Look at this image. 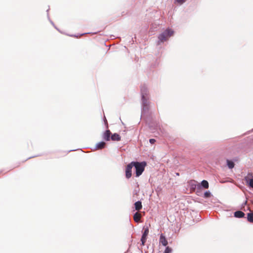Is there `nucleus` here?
Returning <instances> with one entry per match:
<instances>
[{"label": "nucleus", "instance_id": "c756f323", "mask_svg": "<svg viewBox=\"0 0 253 253\" xmlns=\"http://www.w3.org/2000/svg\"><path fill=\"white\" fill-rule=\"evenodd\" d=\"M176 175H179V173H176Z\"/></svg>", "mask_w": 253, "mask_h": 253}, {"label": "nucleus", "instance_id": "2eb2a0df", "mask_svg": "<svg viewBox=\"0 0 253 253\" xmlns=\"http://www.w3.org/2000/svg\"><path fill=\"white\" fill-rule=\"evenodd\" d=\"M140 217V215L137 212H136L133 214V219L136 222H138L139 221V219Z\"/></svg>", "mask_w": 253, "mask_h": 253}, {"label": "nucleus", "instance_id": "f257e3e1", "mask_svg": "<svg viewBox=\"0 0 253 253\" xmlns=\"http://www.w3.org/2000/svg\"><path fill=\"white\" fill-rule=\"evenodd\" d=\"M140 93L141 118L142 116L147 114L149 111L150 94L148 89L145 84L141 85Z\"/></svg>", "mask_w": 253, "mask_h": 253}, {"label": "nucleus", "instance_id": "20e7f679", "mask_svg": "<svg viewBox=\"0 0 253 253\" xmlns=\"http://www.w3.org/2000/svg\"><path fill=\"white\" fill-rule=\"evenodd\" d=\"M132 168H133L132 162L126 165L125 169V176L126 179H129L131 177Z\"/></svg>", "mask_w": 253, "mask_h": 253}, {"label": "nucleus", "instance_id": "a211bd4d", "mask_svg": "<svg viewBox=\"0 0 253 253\" xmlns=\"http://www.w3.org/2000/svg\"><path fill=\"white\" fill-rule=\"evenodd\" d=\"M147 236L142 235L140 241H141V245L142 246H144L147 240Z\"/></svg>", "mask_w": 253, "mask_h": 253}, {"label": "nucleus", "instance_id": "6e6552de", "mask_svg": "<svg viewBox=\"0 0 253 253\" xmlns=\"http://www.w3.org/2000/svg\"><path fill=\"white\" fill-rule=\"evenodd\" d=\"M245 215V213L241 211H237L234 212V216L236 218H243Z\"/></svg>", "mask_w": 253, "mask_h": 253}, {"label": "nucleus", "instance_id": "393cba45", "mask_svg": "<svg viewBox=\"0 0 253 253\" xmlns=\"http://www.w3.org/2000/svg\"><path fill=\"white\" fill-rule=\"evenodd\" d=\"M71 37H77V38H78L79 36H76V35H70Z\"/></svg>", "mask_w": 253, "mask_h": 253}, {"label": "nucleus", "instance_id": "bb28decb", "mask_svg": "<svg viewBox=\"0 0 253 253\" xmlns=\"http://www.w3.org/2000/svg\"><path fill=\"white\" fill-rule=\"evenodd\" d=\"M76 150H69L68 152H71V151H75Z\"/></svg>", "mask_w": 253, "mask_h": 253}, {"label": "nucleus", "instance_id": "aec40b11", "mask_svg": "<svg viewBox=\"0 0 253 253\" xmlns=\"http://www.w3.org/2000/svg\"><path fill=\"white\" fill-rule=\"evenodd\" d=\"M172 249L170 248L169 246H167L166 247V249L165 250L164 253H171L172 252Z\"/></svg>", "mask_w": 253, "mask_h": 253}, {"label": "nucleus", "instance_id": "dca6fc26", "mask_svg": "<svg viewBox=\"0 0 253 253\" xmlns=\"http://www.w3.org/2000/svg\"><path fill=\"white\" fill-rule=\"evenodd\" d=\"M246 180L248 183L249 186L253 188V177L252 178L246 177Z\"/></svg>", "mask_w": 253, "mask_h": 253}, {"label": "nucleus", "instance_id": "39448f33", "mask_svg": "<svg viewBox=\"0 0 253 253\" xmlns=\"http://www.w3.org/2000/svg\"><path fill=\"white\" fill-rule=\"evenodd\" d=\"M198 190H200L202 188H208L209 186V182L206 180H203L200 183H198Z\"/></svg>", "mask_w": 253, "mask_h": 253}, {"label": "nucleus", "instance_id": "cd10ccee", "mask_svg": "<svg viewBox=\"0 0 253 253\" xmlns=\"http://www.w3.org/2000/svg\"><path fill=\"white\" fill-rule=\"evenodd\" d=\"M246 204H247V202L246 201V202H245L244 203V204H243V205H246Z\"/></svg>", "mask_w": 253, "mask_h": 253}, {"label": "nucleus", "instance_id": "4468645a", "mask_svg": "<svg viewBox=\"0 0 253 253\" xmlns=\"http://www.w3.org/2000/svg\"><path fill=\"white\" fill-rule=\"evenodd\" d=\"M247 220L251 223H253V212H249L247 214Z\"/></svg>", "mask_w": 253, "mask_h": 253}, {"label": "nucleus", "instance_id": "b1692460", "mask_svg": "<svg viewBox=\"0 0 253 253\" xmlns=\"http://www.w3.org/2000/svg\"><path fill=\"white\" fill-rule=\"evenodd\" d=\"M103 120H104V122L105 123V125L106 126V127L108 128V124H107V119L105 118V117H104Z\"/></svg>", "mask_w": 253, "mask_h": 253}, {"label": "nucleus", "instance_id": "5701e85b", "mask_svg": "<svg viewBox=\"0 0 253 253\" xmlns=\"http://www.w3.org/2000/svg\"><path fill=\"white\" fill-rule=\"evenodd\" d=\"M177 2L180 3V4H182L183 3H184L186 0H175Z\"/></svg>", "mask_w": 253, "mask_h": 253}, {"label": "nucleus", "instance_id": "f3484780", "mask_svg": "<svg viewBox=\"0 0 253 253\" xmlns=\"http://www.w3.org/2000/svg\"><path fill=\"white\" fill-rule=\"evenodd\" d=\"M144 231L142 232V235L147 236L149 233V226L145 225L143 227Z\"/></svg>", "mask_w": 253, "mask_h": 253}, {"label": "nucleus", "instance_id": "0eeeda50", "mask_svg": "<svg viewBox=\"0 0 253 253\" xmlns=\"http://www.w3.org/2000/svg\"><path fill=\"white\" fill-rule=\"evenodd\" d=\"M160 243L162 244L163 246L166 247L168 244V241L166 237L161 234L160 237Z\"/></svg>", "mask_w": 253, "mask_h": 253}, {"label": "nucleus", "instance_id": "423d86ee", "mask_svg": "<svg viewBox=\"0 0 253 253\" xmlns=\"http://www.w3.org/2000/svg\"><path fill=\"white\" fill-rule=\"evenodd\" d=\"M111 132L109 129L106 130L103 134V139L107 141L111 140Z\"/></svg>", "mask_w": 253, "mask_h": 253}, {"label": "nucleus", "instance_id": "f8f14e48", "mask_svg": "<svg viewBox=\"0 0 253 253\" xmlns=\"http://www.w3.org/2000/svg\"><path fill=\"white\" fill-rule=\"evenodd\" d=\"M226 165L229 169H232L235 166L234 161L231 160H226Z\"/></svg>", "mask_w": 253, "mask_h": 253}, {"label": "nucleus", "instance_id": "1a4fd4ad", "mask_svg": "<svg viewBox=\"0 0 253 253\" xmlns=\"http://www.w3.org/2000/svg\"><path fill=\"white\" fill-rule=\"evenodd\" d=\"M106 146V143L104 141H100L97 143L95 146V149H102L105 148Z\"/></svg>", "mask_w": 253, "mask_h": 253}, {"label": "nucleus", "instance_id": "f03ea898", "mask_svg": "<svg viewBox=\"0 0 253 253\" xmlns=\"http://www.w3.org/2000/svg\"><path fill=\"white\" fill-rule=\"evenodd\" d=\"M133 163V167L134 168V174L136 177H139L145 170V168L147 165L145 161L138 162L132 161Z\"/></svg>", "mask_w": 253, "mask_h": 253}, {"label": "nucleus", "instance_id": "ddd939ff", "mask_svg": "<svg viewBox=\"0 0 253 253\" xmlns=\"http://www.w3.org/2000/svg\"><path fill=\"white\" fill-rule=\"evenodd\" d=\"M134 206L135 210L137 211H139L142 208V203L140 201H137V202H135Z\"/></svg>", "mask_w": 253, "mask_h": 253}, {"label": "nucleus", "instance_id": "4be33fe9", "mask_svg": "<svg viewBox=\"0 0 253 253\" xmlns=\"http://www.w3.org/2000/svg\"><path fill=\"white\" fill-rule=\"evenodd\" d=\"M156 142V140L154 138H151L149 139V142L151 144H153L155 143V142Z\"/></svg>", "mask_w": 253, "mask_h": 253}, {"label": "nucleus", "instance_id": "c85d7f7f", "mask_svg": "<svg viewBox=\"0 0 253 253\" xmlns=\"http://www.w3.org/2000/svg\"><path fill=\"white\" fill-rule=\"evenodd\" d=\"M48 11H49V9L47 10L46 12L48 13Z\"/></svg>", "mask_w": 253, "mask_h": 253}, {"label": "nucleus", "instance_id": "9d476101", "mask_svg": "<svg viewBox=\"0 0 253 253\" xmlns=\"http://www.w3.org/2000/svg\"><path fill=\"white\" fill-rule=\"evenodd\" d=\"M189 185L190 188L192 190H195L196 189H198V182L195 180H191L189 182Z\"/></svg>", "mask_w": 253, "mask_h": 253}, {"label": "nucleus", "instance_id": "7c9ffc66", "mask_svg": "<svg viewBox=\"0 0 253 253\" xmlns=\"http://www.w3.org/2000/svg\"><path fill=\"white\" fill-rule=\"evenodd\" d=\"M145 253H147V252H145Z\"/></svg>", "mask_w": 253, "mask_h": 253}, {"label": "nucleus", "instance_id": "412c9836", "mask_svg": "<svg viewBox=\"0 0 253 253\" xmlns=\"http://www.w3.org/2000/svg\"><path fill=\"white\" fill-rule=\"evenodd\" d=\"M47 17H48V19H49L50 22L51 23V24L54 27V28L55 29H56L58 31H59V30L56 28V27L55 26L54 23L52 21H51L50 18H49V15L47 13Z\"/></svg>", "mask_w": 253, "mask_h": 253}, {"label": "nucleus", "instance_id": "9b49d317", "mask_svg": "<svg viewBox=\"0 0 253 253\" xmlns=\"http://www.w3.org/2000/svg\"><path fill=\"white\" fill-rule=\"evenodd\" d=\"M121 136L120 135L117 133H114L113 134L111 133V140L112 141H120L121 140Z\"/></svg>", "mask_w": 253, "mask_h": 253}, {"label": "nucleus", "instance_id": "a878e982", "mask_svg": "<svg viewBox=\"0 0 253 253\" xmlns=\"http://www.w3.org/2000/svg\"><path fill=\"white\" fill-rule=\"evenodd\" d=\"M89 33H87V34H89ZM85 34H87V33H83V34H82L80 35V36H83L84 35H85Z\"/></svg>", "mask_w": 253, "mask_h": 253}, {"label": "nucleus", "instance_id": "7ed1b4c3", "mask_svg": "<svg viewBox=\"0 0 253 253\" xmlns=\"http://www.w3.org/2000/svg\"><path fill=\"white\" fill-rule=\"evenodd\" d=\"M174 33V31L169 28L165 30L163 32L160 34L158 37L159 39L158 44L159 42H164L167 41Z\"/></svg>", "mask_w": 253, "mask_h": 253}, {"label": "nucleus", "instance_id": "6ab92c4d", "mask_svg": "<svg viewBox=\"0 0 253 253\" xmlns=\"http://www.w3.org/2000/svg\"><path fill=\"white\" fill-rule=\"evenodd\" d=\"M212 196L211 192L210 191L205 192L204 194V197L205 198H209Z\"/></svg>", "mask_w": 253, "mask_h": 253}]
</instances>
